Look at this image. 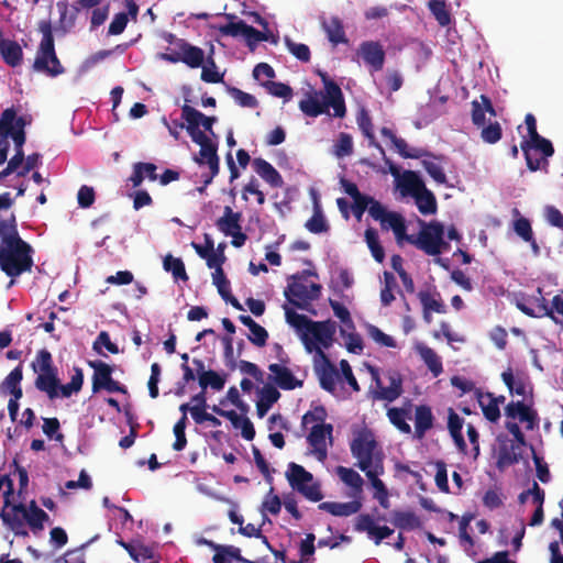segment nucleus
Segmentation results:
<instances>
[{
	"mask_svg": "<svg viewBox=\"0 0 563 563\" xmlns=\"http://www.w3.org/2000/svg\"><path fill=\"white\" fill-rule=\"evenodd\" d=\"M264 86L267 88L268 92L275 97L284 99H290L292 97L291 87L284 82L268 80Z\"/></svg>",
	"mask_w": 563,
	"mask_h": 563,
	"instance_id": "774afa93",
	"label": "nucleus"
},
{
	"mask_svg": "<svg viewBox=\"0 0 563 563\" xmlns=\"http://www.w3.org/2000/svg\"><path fill=\"white\" fill-rule=\"evenodd\" d=\"M318 74L324 86V90L322 91L324 95H322V97L330 98V102L333 103V115L335 118L345 117V100L340 86L332 80L327 73L318 71Z\"/></svg>",
	"mask_w": 563,
	"mask_h": 563,
	"instance_id": "4468645a",
	"label": "nucleus"
},
{
	"mask_svg": "<svg viewBox=\"0 0 563 563\" xmlns=\"http://www.w3.org/2000/svg\"><path fill=\"white\" fill-rule=\"evenodd\" d=\"M205 409L206 408H200L199 406H192L190 408V413L195 422L199 424L203 422H209L213 427L221 426V421L213 415L206 412Z\"/></svg>",
	"mask_w": 563,
	"mask_h": 563,
	"instance_id": "0e129e2a",
	"label": "nucleus"
},
{
	"mask_svg": "<svg viewBox=\"0 0 563 563\" xmlns=\"http://www.w3.org/2000/svg\"><path fill=\"white\" fill-rule=\"evenodd\" d=\"M192 142L200 146L199 152L218 155V144L213 142L206 133L189 134Z\"/></svg>",
	"mask_w": 563,
	"mask_h": 563,
	"instance_id": "bf43d9fd",
	"label": "nucleus"
},
{
	"mask_svg": "<svg viewBox=\"0 0 563 563\" xmlns=\"http://www.w3.org/2000/svg\"><path fill=\"white\" fill-rule=\"evenodd\" d=\"M521 459L520 452H518V445L511 444L510 446H503L498 452L497 467L504 470L505 467L517 464Z\"/></svg>",
	"mask_w": 563,
	"mask_h": 563,
	"instance_id": "49530a36",
	"label": "nucleus"
},
{
	"mask_svg": "<svg viewBox=\"0 0 563 563\" xmlns=\"http://www.w3.org/2000/svg\"><path fill=\"white\" fill-rule=\"evenodd\" d=\"M356 121L362 133L364 134L365 137L369 140L371 144H374L376 147L380 150L382 153H384L383 147L378 143H375L372 119L365 109H362L360 111Z\"/></svg>",
	"mask_w": 563,
	"mask_h": 563,
	"instance_id": "3c124183",
	"label": "nucleus"
},
{
	"mask_svg": "<svg viewBox=\"0 0 563 563\" xmlns=\"http://www.w3.org/2000/svg\"><path fill=\"white\" fill-rule=\"evenodd\" d=\"M306 229L311 233L318 234L323 233L329 230V225L321 212L319 205L316 202L314 205V213L313 216L306 222Z\"/></svg>",
	"mask_w": 563,
	"mask_h": 563,
	"instance_id": "5fc2aeb1",
	"label": "nucleus"
},
{
	"mask_svg": "<svg viewBox=\"0 0 563 563\" xmlns=\"http://www.w3.org/2000/svg\"><path fill=\"white\" fill-rule=\"evenodd\" d=\"M199 385L203 390L207 387H211L214 390H221L225 385V377L221 376L213 369H209L206 373H200Z\"/></svg>",
	"mask_w": 563,
	"mask_h": 563,
	"instance_id": "8fccbe9b",
	"label": "nucleus"
},
{
	"mask_svg": "<svg viewBox=\"0 0 563 563\" xmlns=\"http://www.w3.org/2000/svg\"><path fill=\"white\" fill-rule=\"evenodd\" d=\"M358 52L364 63L368 65L373 71L383 69L386 54L379 42L365 41L361 43Z\"/></svg>",
	"mask_w": 563,
	"mask_h": 563,
	"instance_id": "f3484780",
	"label": "nucleus"
},
{
	"mask_svg": "<svg viewBox=\"0 0 563 563\" xmlns=\"http://www.w3.org/2000/svg\"><path fill=\"white\" fill-rule=\"evenodd\" d=\"M333 426L331 423H317L307 437L312 453L318 461L323 462L328 456L327 439L332 443Z\"/></svg>",
	"mask_w": 563,
	"mask_h": 563,
	"instance_id": "9b49d317",
	"label": "nucleus"
},
{
	"mask_svg": "<svg viewBox=\"0 0 563 563\" xmlns=\"http://www.w3.org/2000/svg\"><path fill=\"white\" fill-rule=\"evenodd\" d=\"M434 417L431 408L427 405H420L415 410V437L422 439L427 431L433 427Z\"/></svg>",
	"mask_w": 563,
	"mask_h": 563,
	"instance_id": "bb28decb",
	"label": "nucleus"
},
{
	"mask_svg": "<svg viewBox=\"0 0 563 563\" xmlns=\"http://www.w3.org/2000/svg\"><path fill=\"white\" fill-rule=\"evenodd\" d=\"M285 316L286 321L297 329L298 331L302 332V341L305 343V346L308 352H312L313 347L317 345L310 340V338H307V331L309 329V325H311L312 321L305 314L297 313L292 309L285 308Z\"/></svg>",
	"mask_w": 563,
	"mask_h": 563,
	"instance_id": "a878e982",
	"label": "nucleus"
},
{
	"mask_svg": "<svg viewBox=\"0 0 563 563\" xmlns=\"http://www.w3.org/2000/svg\"><path fill=\"white\" fill-rule=\"evenodd\" d=\"M255 173L273 188H282L284 180L279 172L267 161L256 157L252 161Z\"/></svg>",
	"mask_w": 563,
	"mask_h": 563,
	"instance_id": "4be33fe9",
	"label": "nucleus"
},
{
	"mask_svg": "<svg viewBox=\"0 0 563 563\" xmlns=\"http://www.w3.org/2000/svg\"><path fill=\"white\" fill-rule=\"evenodd\" d=\"M242 214L241 212H234L231 207L225 206L223 216L216 221V227L224 235L229 236L234 231L240 230Z\"/></svg>",
	"mask_w": 563,
	"mask_h": 563,
	"instance_id": "7c9ffc66",
	"label": "nucleus"
},
{
	"mask_svg": "<svg viewBox=\"0 0 563 563\" xmlns=\"http://www.w3.org/2000/svg\"><path fill=\"white\" fill-rule=\"evenodd\" d=\"M32 368L38 374L57 372V367L53 364L52 354L46 349H42L37 352L36 358L32 363Z\"/></svg>",
	"mask_w": 563,
	"mask_h": 563,
	"instance_id": "a18cd8bd",
	"label": "nucleus"
},
{
	"mask_svg": "<svg viewBox=\"0 0 563 563\" xmlns=\"http://www.w3.org/2000/svg\"><path fill=\"white\" fill-rule=\"evenodd\" d=\"M376 449L377 442L372 435H360L351 443V452L357 459L356 466L364 473L372 471L378 462L384 465V455Z\"/></svg>",
	"mask_w": 563,
	"mask_h": 563,
	"instance_id": "0eeeda50",
	"label": "nucleus"
},
{
	"mask_svg": "<svg viewBox=\"0 0 563 563\" xmlns=\"http://www.w3.org/2000/svg\"><path fill=\"white\" fill-rule=\"evenodd\" d=\"M428 7L441 26H448L451 23V14L443 0H431Z\"/></svg>",
	"mask_w": 563,
	"mask_h": 563,
	"instance_id": "603ef678",
	"label": "nucleus"
},
{
	"mask_svg": "<svg viewBox=\"0 0 563 563\" xmlns=\"http://www.w3.org/2000/svg\"><path fill=\"white\" fill-rule=\"evenodd\" d=\"M481 128V137L485 143L495 144L503 136V129L498 122H493Z\"/></svg>",
	"mask_w": 563,
	"mask_h": 563,
	"instance_id": "052dcab7",
	"label": "nucleus"
},
{
	"mask_svg": "<svg viewBox=\"0 0 563 563\" xmlns=\"http://www.w3.org/2000/svg\"><path fill=\"white\" fill-rule=\"evenodd\" d=\"M181 52V62L190 68H198L202 66L205 60V52L198 46H194L185 41L179 44Z\"/></svg>",
	"mask_w": 563,
	"mask_h": 563,
	"instance_id": "f704fd0d",
	"label": "nucleus"
},
{
	"mask_svg": "<svg viewBox=\"0 0 563 563\" xmlns=\"http://www.w3.org/2000/svg\"><path fill=\"white\" fill-rule=\"evenodd\" d=\"M418 298L422 305L423 310L433 311L437 313H444L445 307L441 299L434 298L429 291L421 290L418 292Z\"/></svg>",
	"mask_w": 563,
	"mask_h": 563,
	"instance_id": "6e6d98bb",
	"label": "nucleus"
},
{
	"mask_svg": "<svg viewBox=\"0 0 563 563\" xmlns=\"http://www.w3.org/2000/svg\"><path fill=\"white\" fill-rule=\"evenodd\" d=\"M426 188L423 180L416 172L407 170L404 173L400 180V190L404 196L409 195L415 198Z\"/></svg>",
	"mask_w": 563,
	"mask_h": 563,
	"instance_id": "72a5a7b5",
	"label": "nucleus"
},
{
	"mask_svg": "<svg viewBox=\"0 0 563 563\" xmlns=\"http://www.w3.org/2000/svg\"><path fill=\"white\" fill-rule=\"evenodd\" d=\"M484 394L482 390L477 389L476 390V398H477V401L479 404V407L483 411V415L484 417L489 421V422H497L500 418V409L499 407L496 405V401L495 400H490V399H487L486 397H484Z\"/></svg>",
	"mask_w": 563,
	"mask_h": 563,
	"instance_id": "37998d69",
	"label": "nucleus"
},
{
	"mask_svg": "<svg viewBox=\"0 0 563 563\" xmlns=\"http://www.w3.org/2000/svg\"><path fill=\"white\" fill-rule=\"evenodd\" d=\"M393 522L397 528L413 530L420 527L419 517L413 511L396 510L393 512Z\"/></svg>",
	"mask_w": 563,
	"mask_h": 563,
	"instance_id": "a19ab883",
	"label": "nucleus"
},
{
	"mask_svg": "<svg viewBox=\"0 0 563 563\" xmlns=\"http://www.w3.org/2000/svg\"><path fill=\"white\" fill-rule=\"evenodd\" d=\"M422 166L435 183L441 185L446 183V175L441 165L432 161L423 159Z\"/></svg>",
	"mask_w": 563,
	"mask_h": 563,
	"instance_id": "338daca9",
	"label": "nucleus"
},
{
	"mask_svg": "<svg viewBox=\"0 0 563 563\" xmlns=\"http://www.w3.org/2000/svg\"><path fill=\"white\" fill-rule=\"evenodd\" d=\"M334 147V153L338 157L350 156L353 153L352 136L347 133H341Z\"/></svg>",
	"mask_w": 563,
	"mask_h": 563,
	"instance_id": "69168bd1",
	"label": "nucleus"
},
{
	"mask_svg": "<svg viewBox=\"0 0 563 563\" xmlns=\"http://www.w3.org/2000/svg\"><path fill=\"white\" fill-rule=\"evenodd\" d=\"M368 335L379 345L386 347H396V341L388 334L384 333L379 328L373 324L367 325Z\"/></svg>",
	"mask_w": 563,
	"mask_h": 563,
	"instance_id": "e2e57ef3",
	"label": "nucleus"
},
{
	"mask_svg": "<svg viewBox=\"0 0 563 563\" xmlns=\"http://www.w3.org/2000/svg\"><path fill=\"white\" fill-rule=\"evenodd\" d=\"M12 112V120L3 126L1 132L3 133V143H8L7 137L11 136L14 142L15 151H23V144L25 143V126L31 122L25 115L16 117V111L13 107L7 108Z\"/></svg>",
	"mask_w": 563,
	"mask_h": 563,
	"instance_id": "f8f14e48",
	"label": "nucleus"
},
{
	"mask_svg": "<svg viewBox=\"0 0 563 563\" xmlns=\"http://www.w3.org/2000/svg\"><path fill=\"white\" fill-rule=\"evenodd\" d=\"M365 241L371 250L372 256L378 263H383L385 260V251L382 246L378 238V233L375 229L368 228L365 230Z\"/></svg>",
	"mask_w": 563,
	"mask_h": 563,
	"instance_id": "09e8293b",
	"label": "nucleus"
},
{
	"mask_svg": "<svg viewBox=\"0 0 563 563\" xmlns=\"http://www.w3.org/2000/svg\"><path fill=\"white\" fill-rule=\"evenodd\" d=\"M335 334V322L332 320L312 321L307 331V338H311L320 343L323 347L328 349L333 342Z\"/></svg>",
	"mask_w": 563,
	"mask_h": 563,
	"instance_id": "aec40b11",
	"label": "nucleus"
},
{
	"mask_svg": "<svg viewBox=\"0 0 563 563\" xmlns=\"http://www.w3.org/2000/svg\"><path fill=\"white\" fill-rule=\"evenodd\" d=\"M418 353L434 377L443 372L442 361L435 351L427 345H419Z\"/></svg>",
	"mask_w": 563,
	"mask_h": 563,
	"instance_id": "58836bf2",
	"label": "nucleus"
},
{
	"mask_svg": "<svg viewBox=\"0 0 563 563\" xmlns=\"http://www.w3.org/2000/svg\"><path fill=\"white\" fill-rule=\"evenodd\" d=\"M3 490V507L0 518L3 525L15 536L27 537L29 532L25 523L29 525L34 533L44 529V522L49 519L48 515L40 508L35 500H32L26 507L24 504H12L11 499L14 494L13 481L9 475L0 476V490Z\"/></svg>",
	"mask_w": 563,
	"mask_h": 563,
	"instance_id": "f03ea898",
	"label": "nucleus"
},
{
	"mask_svg": "<svg viewBox=\"0 0 563 563\" xmlns=\"http://www.w3.org/2000/svg\"><path fill=\"white\" fill-rule=\"evenodd\" d=\"M186 423H187V416L183 415V417L175 423L174 426V434H175V442L173 443V449L175 451H181L187 445V438H186Z\"/></svg>",
	"mask_w": 563,
	"mask_h": 563,
	"instance_id": "13d9d810",
	"label": "nucleus"
},
{
	"mask_svg": "<svg viewBox=\"0 0 563 563\" xmlns=\"http://www.w3.org/2000/svg\"><path fill=\"white\" fill-rule=\"evenodd\" d=\"M285 316L286 321L297 329L298 331L302 332V341L305 343V346L308 352H312L313 347L317 345L310 340V338H307V331L309 329V325H311L312 321L305 314L297 313L292 309L285 308Z\"/></svg>",
	"mask_w": 563,
	"mask_h": 563,
	"instance_id": "b1692460",
	"label": "nucleus"
},
{
	"mask_svg": "<svg viewBox=\"0 0 563 563\" xmlns=\"http://www.w3.org/2000/svg\"><path fill=\"white\" fill-rule=\"evenodd\" d=\"M336 474L345 485L353 488L355 494L362 493L364 481L356 471L345 466H338Z\"/></svg>",
	"mask_w": 563,
	"mask_h": 563,
	"instance_id": "ea45409f",
	"label": "nucleus"
},
{
	"mask_svg": "<svg viewBox=\"0 0 563 563\" xmlns=\"http://www.w3.org/2000/svg\"><path fill=\"white\" fill-rule=\"evenodd\" d=\"M411 402L408 400V408L391 407L387 410V417L391 424H394L400 432L409 434L411 433V427L407 422V419L411 418Z\"/></svg>",
	"mask_w": 563,
	"mask_h": 563,
	"instance_id": "473e14b6",
	"label": "nucleus"
},
{
	"mask_svg": "<svg viewBox=\"0 0 563 563\" xmlns=\"http://www.w3.org/2000/svg\"><path fill=\"white\" fill-rule=\"evenodd\" d=\"M361 508L362 504L358 500L347 503L324 501L319 505V509L336 517H349L358 512Z\"/></svg>",
	"mask_w": 563,
	"mask_h": 563,
	"instance_id": "c85d7f7f",
	"label": "nucleus"
},
{
	"mask_svg": "<svg viewBox=\"0 0 563 563\" xmlns=\"http://www.w3.org/2000/svg\"><path fill=\"white\" fill-rule=\"evenodd\" d=\"M285 316L286 321L297 329L298 331L302 332V341L305 343V346L308 352H312L313 347L317 345L310 340V338H307V331L309 329V325H311L312 321L305 314L297 313L292 309L285 308Z\"/></svg>",
	"mask_w": 563,
	"mask_h": 563,
	"instance_id": "393cba45",
	"label": "nucleus"
},
{
	"mask_svg": "<svg viewBox=\"0 0 563 563\" xmlns=\"http://www.w3.org/2000/svg\"><path fill=\"white\" fill-rule=\"evenodd\" d=\"M38 31L42 34V40L33 63V69L49 77H57L65 73V68L56 55L51 21H40Z\"/></svg>",
	"mask_w": 563,
	"mask_h": 563,
	"instance_id": "7ed1b4c3",
	"label": "nucleus"
},
{
	"mask_svg": "<svg viewBox=\"0 0 563 563\" xmlns=\"http://www.w3.org/2000/svg\"><path fill=\"white\" fill-rule=\"evenodd\" d=\"M322 27L329 42H331L332 45L336 46L339 44H346L349 42L340 18L331 16L329 20H324L322 22Z\"/></svg>",
	"mask_w": 563,
	"mask_h": 563,
	"instance_id": "c756f323",
	"label": "nucleus"
},
{
	"mask_svg": "<svg viewBox=\"0 0 563 563\" xmlns=\"http://www.w3.org/2000/svg\"><path fill=\"white\" fill-rule=\"evenodd\" d=\"M385 472L384 465H382L379 462L376 464L375 467H372V471L365 472V475L371 481V484L373 488L375 489L373 497L379 503V505L383 508L389 507V499H388V489L385 486L384 482L379 479V476L383 475Z\"/></svg>",
	"mask_w": 563,
	"mask_h": 563,
	"instance_id": "412c9836",
	"label": "nucleus"
},
{
	"mask_svg": "<svg viewBox=\"0 0 563 563\" xmlns=\"http://www.w3.org/2000/svg\"><path fill=\"white\" fill-rule=\"evenodd\" d=\"M418 236H408L407 242L423 251L427 255L438 256L442 253L444 227L438 221L421 222Z\"/></svg>",
	"mask_w": 563,
	"mask_h": 563,
	"instance_id": "423d86ee",
	"label": "nucleus"
},
{
	"mask_svg": "<svg viewBox=\"0 0 563 563\" xmlns=\"http://www.w3.org/2000/svg\"><path fill=\"white\" fill-rule=\"evenodd\" d=\"M190 100L185 98V104L181 107V119L186 122L188 134L209 132L212 136H217L213 132V124L217 122L216 117L205 115L199 110L189 106Z\"/></svg>",
	"mask_w": 563,
	"mask_h": 563,
	"instance_id": "9d476101",
	"label": "nucleus"
},
{
	"mask_svg": "<svg viewBox=\"0 0 563 563\" xmlns=\"http://www.w3.org/2000/svg\"><path fill=\"white\" fill-rule=\"evenodd\" d=\"M23 379V366L20 363L0 384V391L7 394L21 386Z\"/></svg>",
	"mask_w": 563,
	"mask_h": 563,
	"instance_id": "864d4df0",
	"label": "nucleus"
},
{
	"mask_svg": "<svg viewBox=\"0 0 563 563\" xmlns=\"http://www.w3.org/2000/svg\"><path fill=\"white\" fill-rule=\"evenodd\" d=\"M481 102L477 100L472 101V122L475 126L481 128L485 125V114L489 113L490 117H496V110L492 100L486 95H481Z\"/></svg>",
	"mask_w": 563,
	"mask_h": 563,
	"instance_id": "cd10ccee",
	"label": "nucleus"
},
{
	"mask_svg": "<svg viewBox=\"0 0 563 563\" xmlns=\"http://www.w3.org/2000/svg\"><path fill=\"white\" fill-rule=\"evenodd\" d=\"M89 365L93 368L92 391L98 393L112 378V367L101 361L90 362Z\"/></svg>",
	"mask_w": 563,
	"mask_h": 563,
	"instance_id": "c9c22d12",
	"label": "nucleus"
},
{
	"mask_svg": "<svg viewBox=\"0 0 563 563\" xmlns=\"http://www.w3.org/2000/svg\"><path fill=\"white\" fill-rule=\"evenodd\" d=\"M527 167L531 172L543 169L548 173V158L554 154V147L548 139L539 136L533 141L523 139L520 143Z\"/></svg>",
	"mask_w": 563,
	"mask_h": 563,
	"instance_id": "39448f33",
	"label": "nucleus"
},
{
	"mask_svg": "<svg viewBox=\"0 0 563 563\" xmlns=\"http://www.w3.org/2000/svg\"><path fill=\"white\" fill-rule=\"evenodd\" d=\"M268 369L272 373L269 379L273 380L280 389L294 390L302 387L303 385L302 380L297 379L292 372L282 364H269Z\"/></svg>",
	"mask_w": 563,
	"mask_h": 563,
	"instance_id": "6ab92c4d",
	"label": "nucleus"
},
{
	"mask_svg": "<svg viewBox=\"0 0 563 563\" xmlns=\"http://www.w3.org/2000/svg\"><path fill=\"white\" fill-rule=\"evenodd\" d=\"M285 45L287 49L300 62L308 63L310 60V49L308 45L302 43H296L288 36L285 37Z\"/></svg>",
	"mask_w": 563,
	"mask_h": 563,
	"instance_id": "4d7b16f0",
	"label": "nucleus"
},
{
	"mask_svg": "<svg viewBox=\"0 0 563 563\" xmlns=\"http://www.w3.org/2000/svg\"><path fill=\"white\" fill-rule=\"evenodd\" d=\"M313 350H316L317 354L321 357V363L316 365L314 368L319 384L322 389L334 393L336 388L335 380L339 377L338 369L319 346L313 347Z\"/></svg>",
	"mask_w": 563,
	"mask_h": 563,
	"instance_id": "ddd939ff",
	"label": "nucleus"
},
{
	"mask_svg": "<svg viewBox=\"0 0 563 563\" xmlns=\"http://www.w3.org/2000/svg\"><path fill=\"white\" fill-rule=\"evenodd\" d=\"M13 205L10 192L0 195V269L11 278L9 286L34 266V249L20 235Z\"/></svg>",
	"mask_w": 563,
	"mask_h": 563,
	"instance_id": "f257e3e1",
	"label": "nucleus"
},
{
	"mask_svg": "<svg viewBox=\"0 0 563 563\" xmlns=\"http://www.w3.org/2000/svg\"><path fill=\"white\" fill-rule=\"evenodd\" d=\"M355 530L367 532L368 538L374 540L375 544H379L394 533V530L387 526H377L374 518L368 514H362L356 518Z\"/></svg>",
	"mask_w": 563,
	"mask_h": 563,
	"instance_id": "2eb2a0df",
	"label": "nucleus"
},
{
	"mask_svg": "<svg viewBox=\"0 0 563 563\" xmlns=\"http://www.w3.org/2000/svg\"><path fill=\"white\" fill-rule=\"evenodd\" d=\"M286 478L290 487L306 499L314 503L323 499L321 484L314 481L313 475L303 466L290 462L286 471Z\"/></svg>",
	"mask_w": 563,
	"mask_h": 563,
	"instance_id": "20e7f679",
	"label": "nucleus"
},
{
	"mask_svg": "<svg viewBox=\"0 0 563 563\" xmlns=\"http://www.w3.org/2000/svg\"><path fill=\"white\" fill-rule=\"evenodd\" d=\"M321 289L320 284L306 285L302 280H291L285 289V297L297 308L305 309L309 302L319 299Z\"/></svg>",
	"mask_w": 563,
	"mask_h": 563,
	"instance_id": "1a4fd4ad",
	"label": "nucleus"
},
{
	"mask_svg": "<svg viewBox=\"0 0 563 563\" xmlns=\"http://www.w3.org/2000/svg\"><path fill=\"white\" fill-rule=\"evenodd\" d=\"M373 380L375 382L376 388L372 391L373 398L376 400H385L388 402L395 401L398 399L402 393V376L396 369H387L384 373L385 379H387L388 385L385 386L383 384L382 378L378 375L376 369H372Z\"/></svg>",
	"mask_w": 563,
	"mask_h": 563,
	"instance_id": "6e6552de",
	"label": "nucleus"
},
{
	"mask_svg": "<svg viewBox=\"0 0 563 563\" xmlns=\"http://www.w3.org/2000/svg\"><path fill=\"white\" fill-rule=\"evenodd\" d=\"M380 133L384 137L390 140V142L395 146L397 153L404 158L418 159V158L426 157V156L438 158L435 155L428 152L427 150L418 148V147H409L407 142L401 137H397L396 134L389 128H386V126L382 128Z\"/></svg>",
	"mask_w": 563,
	"mask_h": 563,
	"instance_id": "a211bd4d",
	"label": "nucleus"
},
{
	"mask_svg": "<svg viewBox=\"0 0 563 563\" xmlns=\"http://www.w3.org/2000/svg\"><path fill=\"white\" fill-rule=\"evenodd\" d=\"M163 267L166 272H170L176 280L180 279L183 282H187L189 278L186 273L184 262L180 258L174 257L170 254L165 256L163 261Z\"/></svg>",
	"mask_w": 563,
	"mask_h": 563,
	"instance_id": "de8ad7c7",
	"label": "nucleus"
},
{
	"mask_svg": "<svg viewBox=\"0 0 563 563\" xmlns=\"http://www.w3.org/2000/svg\"><path fill=\"white\" fill-rule=\"evenodd\" d=\"M0 55L3 63L12 68L19 67L23 63V48L14 40L4 38L0 42Z\"/></svg>",
	"mask_w": 563,
	"mask_h": 563,
	"instance_id": "5701e85b",
	"label": "nucleus"
},
{
	"mask_svg": "<svg viewBox=\"0 0 563 563\" xmlns=\"http://www.w3.org/2000/svg\"><path fill=\"white\" fill-rule=\"evenodd\" d=\"M413 199L420 213L428 216L437 212L438 205L435 196L428 188H426V190L420 192Z\"/></svg>",
	"mask_w": 563,
	"mask_h": 563,
	"instance_id": "79ce46f5",
	"label": "nucleus"
},
{
	"mask_svg": "<svg viewBox=\"0 0 563 563\" xmlns=\"http://www.w3.org/2000/svg\"><path fill=\"white\" fill-rule=\"evenodd\" d=\"M322 91H312L307 95V98L300 100L299 109L303 114L311 118H317L321 114L328 113V109H333V103L330 98L322 97Z\"/></svg>",
	"mask_w": 563,
	"mask_h": 563,
	"instance_id": "dca6fc26",
	"label": "nucleus"
},
{
	"mask_svg": "<svg viewBox=\"0 0 563 563\" xmlns=\"http://www.w3.org/2000/svg\"><path fill=\"white\" fill-rule=\"evenodd\" d=\"M247 26H249V24H246L244 21L240 20L238 22H230L228 24L220 25L217 29L220 32V34L223 36L238 37L241 35L244 36V34L246 33Z\"/></svg>",
	"mask_w": 563,
	"mask_h": 563,
	"instance_id": "680f3d73",
	"label": "nucleus"
},
{
	"mask_svg": "<svg viewBox=\"0 0 563 563\" xmlns=\"http://www.w3.org/2000/svg\"><path fill=\"white\" fill-rule=\"evenodd\" d=\"M84 384V373L81 368L76 367L70 382L62 385L59 383L58 397L69 398L73 394H77L81 390Z\"/></svg>",
	"mask_w": 563,
	"mask_h": 563,
	"instance_id": "c03bdc74",
	"label": "nucleus"
},
{
	"mask_svg": "<svg viewBox=\"0 0 563 563\" xmlns=\"http://www.w3.org/2000/svg\"><path fill=\"white\" fill-rule=\"evenodd\" d=\"M280 393L273 385H265L261 390V398L256 404V410L260 418H263L271 407L278 401Z\"/></svg>",
	"mask_w": 563,
	"mask_h": 563,
	"instance_id": "e433bc0d",
	"label": "nucleus"
},
{
	"mask_svg": "<svg viewBox=\"0 0 563 563\" xmlns=\"http://www.w3.org/2000/svg\"><path fill=\"white\" fill-rule=\"evenodd\" d=\"M34 385L37 390L45 393L51 400L58 397L59 378L57 372L38 374Z\"/></svg>",
	"mask_w": 563,
	"mask_h": 563,
	"instance_id": "2f4dec72",
	"label": "nucleus"
},
{
	"mask_svg": "<svg viewBox=\"0 0 563 563\" xmlns=\"http://www.w3.org/2000/svg\"><path fill=\"white\" fill-rule=\"evenodd\" d=\"M501 379L511 395L522 396L523 398L527 396V382L520 376H515L511 368L501 373Z\"/></svg>",
	"mask_w": 563,
	"mask_h": 563,
	"instance_id": "4c0bfd02",
	"label": "nucleus"
}]
</instances>
